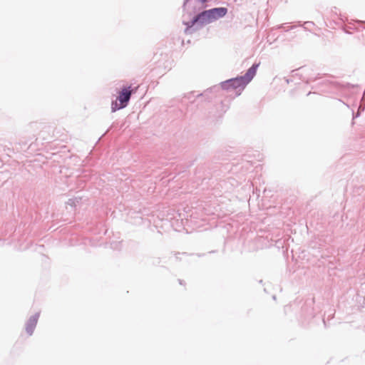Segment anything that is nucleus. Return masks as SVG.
<instances>
[{"label": "nucleus", "mask_w": 365, "mask_h": 365, "mask_svg": "<svg viewBox=\"0 0 365 365\" xmlns=\"http://www.w3.org/2000/svg\"><path fill=\"white\" fill-rule=\"evenodd\" d=\"M131 93L132 91L130 90V87L123 88L118 97V100L119 101L120 103H118V102L116 101L112 103V111L115 112L117 110L125 108L130 100Z\"/></svg>", "instance_id": "1"}, {"label": "nucleus", "mask_w": 365, "mask_h": 365, "mask_svg": "<svg viewBox=\"0 0 365 365\" xmlns=\"http://www.w3.org/2000/svg\"><path fill=\"white\" fill-rule=\"evenodd\" d=\"M211 21H212V19L209 10L200 13L193 19V24L199 22L202 24H205Z\"/></svg>", "instance_id": "2"}, {"label": "nucleus", "mask_w": 365, "mask_h": 365, "mask_svg": "<svg viewBox=\"0 0 365 365\" xmlns=\"http://www.w3.org/2000/svg\"><path fill=\"white\" fill-rule=\"evenodd\" d=\"M225 84L227 86L233 87L234 88H237L240 87L244 88L247 85L242 76L235 78L234 79H230L227 81Z\"/></svg>", "instance_id": "3"}, {"label": "nucleus", "mask_w": 365, "mask_h": 365, "mask_svg": "<svg viewBox=\"0 0 365 365\" xmlns=\"http://www.w3.org/2000/svg\"><path fill=\"white\" fill-rule=\"evenodd\" d=\"M38 318V316L35 314L29 319L26 327V331L29 335H31L33 334L37 324Z\"/></svg>", "instance_id": "4"}, {"label": "nucleus", "mask_w": 365, "mask_h": 365, "mask_svg": "<svg viewBox=\"0 0 365 365\" xmlns=\"http://www.w3.org/2000/svg\"><path fill=\"white\" fill-rule=\"evenodd\" d=\"M209 11L212 16V21H214L218 18L224 16L227 14V9L223 7L215 8L210 9Z\"/></svg>", "instance_id": "5"}, {"label": "nucleus", "mask_w": 365, "mask_h": 365, "mask_svg": "<svg viewBox=\"0 0 365 365\" xmlns=\"http://www.w3.org/2000/svg\"><path fill=\"white\" fill-rule=\"evenodd\" d=\"M258 66L259 64L253 65L251 68L248 69L245 75L244 76H242V78H244L246 84H247L255 76Z\"/></svg>", "instance_id": "6"}]
</instances>
